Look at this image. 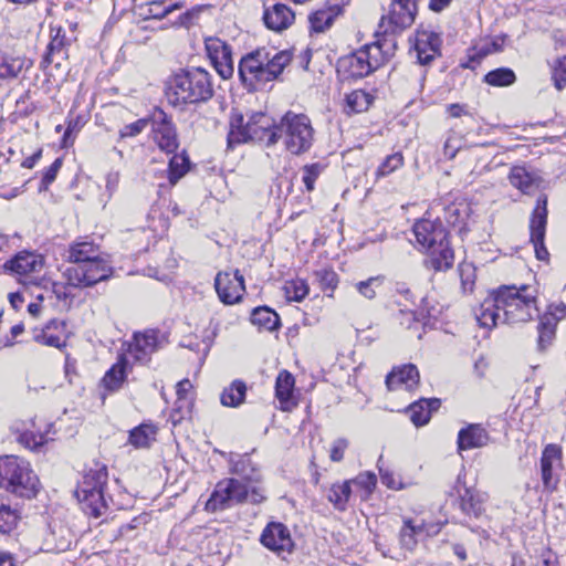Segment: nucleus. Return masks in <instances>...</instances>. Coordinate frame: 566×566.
Masks as SVG:
<instances>
[{
    "label": "nucleus",
    "instance_id": "nucleus-27",
    "mask_svg": "<svg viewBox=\"0 0 566 566\" xmlns=\"http://www.w3.org/2000/svg\"><path fill=\"white\" fill-rule=\"evenodd\" d=\"M509 179L513 187L527 195L536 191L542 184L541 177L524 166H514Z\"/></svg>",
    "mask_w": 566,
    "mask_h": 566
},
{
    "label": "nucleus",
    "instance_id": "nucleus-8",
    "mask_svg": "<svg viewBox=\"0 0 566 566\" xmlns=\"http://www.w3.org/2000/svg\"><path fill=\"white\" fill-rule=\"evenodd\" d=\"M503 323L516 324L532 319L538 313L536 291L528 285H504L499 289Z\"/></svg>",
    "mask_w": 566,
    "mask_h": 566
},
{
    "label": "nucleus",
    "instance_id": "nucleus-61",
    "mask_svg": "<svg viewBox=\"0 0 566 566\" xmlns=\"http://www.w3.org/2000/svg\"><path fill=\"white\" fill-rule=\"evenodd\" d=\"M348 447V441L346 439L339 438L335 440L332 444L329 458L334 462H339L344 458L345 450Z\"/></svg>",
    "mask_w": 566,
    "mask_h": 566
},
{
    "label": "nucleus",
    "instance_id": "nucleus-38",
    "mask_svg": "<svg viewBox=\"0 0 566 566\" xmlns=\"http://www.w3.org/2000/svg\"><path fill=\"white\" fill-rule=\"evenodd\" d=\"M83 510L94 517H99L106 510V501L103 491H94L87 494L76 495Z\"/></svg>",
    "mask_w": 566,
    "mask_h": 566
},
{
    "label": "nucleus",
    "instance_id": "nucleus-5",
    "mask_svg": "<svg viewBox=\"0 0 566 566\" xmlns=\"http://www.w3.org/2000/svg\"><path fill=\"white\" fill-rule=\"evenodd\" d=\"M256 482L258 479L254 476L231 478L218 482L206 503V509L216 512L244 502L262 503L266 499L265 491Z\"/></svg>",
    "mask_w": 566,
    "mask_h": 566
},
{
    "label": "nucleus",
    "instance_id": "nucleus-24",
    "mask_svg": "<svg viewBox=\"0 0 566 566\" xmlns=\"http://www.w3.org/2000/svg\"><path fill=\"white\" fill-rule=\"evenodd\" d=\"M295 20V13L283 3L268 7L263 12V21L268 29L281 32L290 28Z\"/></svg>",
    "mask_w": 566,
    "mask_h": 566
},
{
    "label": "nucleus",
    "instance_id": "nucleus-62",
    "mask_svg": "<svg viewBox=\"0 0 566 566\" xmlns=\"http://www.w3.org/2000/svg\"><path fill=\"white\" fill-rule=\"evenodd\" d=\"M542 316H551L555 324L566 317V305L564 303L552 304Z\"/></svg>",
    "mask_w": 566,
    "mask_h": 566
},
{
    "label": "nucleus",
    "instance_id": "nucleus-11",
    "mask_svg": "<svg viewBox=\"0 0 566 566\" xmlns=\"http://www.w3.org/2000/svg\"><path fill=\"white\" fill-rule=\"evenodd\" d=\"M416 12L417 0H395L389 14L381 18L375 38L391 36L396 41L395 34L413 23Z\"/></svg>",
    "mask_w": 566,
    "mask_h": 566
},
{
    "label": "nucleus",
    "instance_id": "nucleus-43",
    "mask_svg": "<svg viewBox=\"0 0 566 566\" xmlns=\"http://www.w3.org/2000/svg\"><path fill=\"white\" fill-rule=\"evenodd\" d=\"M556 324L551 316H541L538 325L537 347L545 350L555 338Z\"/></svg>",
    "mask_w": 566,
    "mask_h": 566
},
{
    "label": "nucleus",
    "instance_id": "nucleus-46",
    "mask_svg": "<svg viewBox=\"0 0 566 566\" xmlns=\"http://www.w3.org/2000/svg\"><path fill=\"white\" fill-rule=\"evenodd\" d=\"M516 80L515 73L507 67H500L489 72L484 81L492 86H509Z\"/></svg>",
    "mask_w": 566,
    "mask_h": 566
},
{
    "label": "nucleus",
    "instance_id": "nucleus-26",
    "mask_svg": "<svg viewBox=\"0 0 566 566\" xmlns=\"http://www.w3.org/2000/svg\"><path fill=\"white\" fill-rule=\"evenodd\" d=\"M69 45L70 40L66 39L65 32L61 28H59L51 38L42 63L45 66L54 64L56 67H60L62 65V62L65 61L69 56Z\"/></svg>",
    "mask_w": 566,
    "mask_h": 566
},
{
    "label": "nucleus",
    "instance_id": "nucleus-31",
    "mask_svg": "<svg viewBox=\"0 0 566 566\" xmlns=\"http://www.w3.org/2000/svg\"><path fill=\"white\" fill-rule=\"evenodd\" d=\"M439 407L440 400L437 398L420 399L409 406L408 412L413 424L420 427L428 423L431 412Z\"/></svg>",
    "mask_w": 566,
    "mask_h": 566
},
{
    "label": "nucleus",
    "instance_id": "nucleus-37",
    "mask_svg": "<svg viewBox=\"0 0 566 566\" xmlns=\"http://www.w3.org/2000/svg\"><path fill=\"white\" fill-rule=\"evenodd\" d=\"M247 394V385L242 380H234L226 387L220 396L222 406L237 408L243 403Z\"/></svg>",
    "mask_w": 566,
    "mask_h": 566
},
{
    "label": "nucleus",
    "instance_id": "nucleus-34",
    "mask_svg": "<svg viewBox=\"0 0 566 566\" xmlns=\"http://www.w3.org/2000/svg\"><path fill=\"white\" fill-rule=\"evenodd\" d=\"M107 482V470L105 467L90 470L80 483L76 495L87 494L94 491H103Z\"/></svg>",
    "mask_w": 566,
    "mask_h": 566
},
{
    "label": "nucleus",
    "instance_id": "nucleus-48",
    "mask_svg": "<svg viewBox=\"0 0 566 566\" xmlns=\"http://www.w3.org/2000/svg\"><path fill=\"white\" fill-rule=\"evenodd\" d=\"M334 18L332 9L317 10L310 15L311 28L315 32H324L332 25Z\"/></svg>",
    "mask_w": 566,
    "mask_h": 566
},
{
    "label": "nucleus",
    "instance_id": "nucleus-32",
    "mask_svg": "<svg viewBox=\"0 0 566 566\" xmlns=\"http://www.w3.org/2000/svg\"><path fill=\"white\" fill-rule=\"evenodd\" d=\"M184 8V2H175L168 6H165L164 0H154L147 2L145 4L139 6V15L144 20L155 19L161 20L166 18L168 14L176 10H180Z\"/></svg>",
    "mask_w": 566,
    "mask_h": 566
},
{
    "label": "nucleus",
    "instance_id": "nucleus-45",
    "mask_svg": "<svg viewBox=\"0 0 566 566\" xmlns=\"http://www.w3.org/2000/svg\"><path fill=\"white\" fill-rule=\"evenodd\" d=\"M422 533V526H416L410 520L403 522L399 537L401 546L407 551H413L417 546V536Z\"/></svg>",
    "mask_w": 566,
    "mask_h": 566
},
{
    "label": "nucleus",
    "instance_id": "nucleus-7",
    "mask_svg": "<svg viewBox=\"0 0 566 566\" xmlns=\"http://www.w3.org/2000/svg\"><path fill=\"white\" fill-rule=\"evenodd\" d=\"M0 488L31 499L38 494L40 481L28 461L15 455H4L0 458Z\"/></svg>",
    "mask_w": 566,
    "mask_h": 566
},
{
    "label": "nucleus",
    "instance_id": "nucleus-14",
    "mask_svg": "<svg viewBox=\"0 0 566 566\" xmlns=\"http://www.w3.org/2000/svg\"><path fill=\"white\" fill-rule=\"evenodd\" d=\"M205 46L218 74L224 80L230 78L234 72L230 46L219 38L206 39Z\"/></svg>",
    "mask_w": 566,
    "mask_h": 566
},
{
    "label": "nucleus",
    "instance_id": "nucleus-18",
    "mask_svg": "<svg viewBox=\"0 0 566 566\" xmlns=\"http://www.w3.org/2000/svg\"><path fill=\"white\" fill-rule=\"evenodd\" d=\"M562 468V448L557 444H547L541 458V473L544 488L554 490L558 483V470Z\"/></svg>",
    "mask_w": 566,
    "mask_h": 566
},
{
    "label": "nucleus",
    "instance_id": "nucleus-55",
    "mask_svg": "<svg viewBox=\"0 0 566 566\" xmlns=\"http://www.w3.org/2000/svg\"><path fill=\"white\" fill-rule=\"evenodd\" d=\"M377 467H378L379 474H380V481L384 485H386L388 489H392V490H400L403 488V484L400 481V479H397L395 473L391 470L384 467L382 455L379 457V459L377 461Z\"/></svg>",
    "mask_w": 566,
    "mask_h": 566
},
{
    "label": "nucleus",
    "instance_id": "nucleus-22",
    "mask_svg": "<svg viewBox=\"0 0 566 566\" xmlns=\"http://www.w3.org/2000/svg\"><path fill=\"white\" fill-rule=\"evenodd\" d=\"M476 322L484 328H492L499 323H503V313L499 302V290L486 297L474 310Z\"/></svg>",
    "mask_w": 566,
    "mask_h": 566
},
{
    "label": "nucleus",
    "instance_id": "nucleus-59",
    "mask_svg": "<svg viewBox=\"0 0 566 566\" xmlns=\"http://www.w3.org/2000/svg\"><path fill=\"white\" fill-rule=\"evenodd\" d=\"M553 80L558 91L566 86V55L557 61L553 72Z\"/></svg>",
    "mask_w": 566,
    "mask_h": 566
},
{
    "label": "nucleus",
    "instance_id": "nucleus-3",
    "mask_svg": "<svg viewBox=\"0 0 566 566\" xmlns=\"http://www.w3.org/2000/svg\"><path fill=\"white\" fill-rule=\"evenodd\" d=\"M396 41L391 36L376 38L353 54L338 60L337 71L347 78H361L387 63L395 54Z\"/></svg>",
    "mask_w": 566,
    "mask_h": 566
},
{
    "label": "nucleus",
    "instance_id": "nucleus-36",
    "mask_svg": "<svg viewBox=\"0 0 566 566\" xmlns=\"http://www.w3.org/2000/svg\"><path fill=\"white\" fill-rule=\"evenodd\" d=\"M352 494L350 481L334 483L326 493L328 502L338 511H345Z\"/></svg>",
    "mask_w": 566,
    "mask_h": 566
},
{
    "label": "nucleus",
    "instance_id": "nucleus-33",
    "mask_svg": "<svg viewBox=\"0 0 566 566\" xmlns=\"http://www.w3.org/2000/svg\"><path fill=\"white\" fill-rule=\"evenodd\" d=\"M32 66V62L23 56H13L0 52V78H14L23 70Z\"/></svg>",
    "mask_w": 566,
    "mask_h": 566
},
{
    "label": "nucleus",
    "instance_id": "nucleus-19",
    "mask_svg": "<svg viewBox=\"0 0 566 566\" xmlns=\"http://www.w3.org/2000/svg\"><path fill=\"white\" fill-rule=\"evenodd\" d=\"M70 333L66 323L60 319H51L43 328L35 329L33 339L44 346L63 348L66 346Z\"/></svg>",
    "mask_w": 566,
    "mask_h": 566
},
{
    "label": "nucleus",
    "instance_id": "nucleus-39",
    "mask_svg": "<svg viewBox=\"0 0 566 566\" xmlns=\"http://www.w3.org/2000/svg\"><path fill=\"white\" fill-rule=\"evenodd\" d=\"M156 434L155 426L143 423L130 430L128 442L136 449L148 448L155 441Z\"/></svg>",
    "mask_w": 566,
    "mask_h": 566
},
{
    "label": "nucleus",
    "instance_id": "nucleus-28",
    "mask_svg": "<svg viewBox=\"0 0 566 566\" xmlns=\"http://www.w3.org/2000/svg\"><path fill=\"white\" fill-rule=\"evenodd\" d=\"M488 431L481 424H469L458 433L459 450L482 448L489 443Z\"/></svg>",
    "mask_w": 566,
    "mask_h": 566
},
{
    "label": "nucleus",
    "instance_id": "nucleus-54",
    "mask_svg": "<svg viewBox=\"0 0 566 566\" xmlns=\"http://www.w3.org/2000/svg\"><path fill=\"white\" fill-rule=\"evenodd\" d=\"M468 210L469 207L464 202L453 203L446 209V219L453 226L460 224L468 217Z\"/></svg>",
    "mask_w": 566,
    "mask_h": 566
},
{
    "label": "nucleus",
    "instance_id": "nucleus-44",
    "mask_svg": "<svg viewBox=\"0 0 566 566\" xmlns=\"http://www.w3.org/2000/svg\"><path fill=\"white\" fill-rule=\"evenodd\" d=\"M189 169V158L185 153L175 154L169 160L168 178L171 185L178 182Z\"/></svg>",
    "mask_w": 566,
    "mask_h": 566
},
{
    "label": "nucleus",
    "instance_id": "nucleus-10",
    "mask_svg": "<svg viewBox=\"0 0 566 566\" xmlns=\"http://www.w3.org/2000/svg\"><path fill=\"white\" fill-rule=\"evenodd\" d=\"M229 126L228 146L230 148L249 140L264 142L266 146H273L277 143L275 125L265 113L255 112L249 115L248 133L238 130L242 126V114L239 112H232Z\"/></svg>",
    "mask_w": 566,
    "mask_h": 566
},
{
    "label": "nucleus",
    "instance_id": "nucleus-35",
    "mask_svg": "<svg viewBox=\"0 0 566 566\" xmlns=\"http://www.w3.org/2000/svg\"><path fill=\"white\" fill-rule=\"evenodd\" d=\"M505 40V35H497L480 41L471 49L470 59L472 61H480L489 54L503 51Z\"/></svg>",
    "mask_w": 566,
    "mask_h": 566
},
{
    "label": "nucleus",
    "instance_id": "nucleus-20",
    "mask_svg": "<svg viewBox=\"0 0 566 566\" xmlns=\"http://www.w3.org/2000/svg\"><path fill=\"white\" fill-rule=\"evenodd\" d=\"M158 333L154 329L134 334L133 340L128 344V354L139 363L148 361L150 356L158 349Z\"/></svg>",
    "mask_w": 566,
    "mask_h": 566
},
{
    "label": "nucleus",
    "instance_id": "nucleus-64",
    "mask_svg": "<svg viewBox=\"0 0 566 566\" xmlns=\"http://www.w3.org/2000/svg\"><path fill=\"white\" fill-rule=\"evenodd\" d=\"M396 291L403 298V302H401L402 304H415L412 293L405 284H398Z\"/></svg>",
    "mask_w": 566,
    "mask_h": 566
},
{
    "label": "nucleus",
    "instance_id": "nucleus-12",
    "mask_svg": "<svg viewBox=\"0 0 566 566\" xmlns=\"http://www.w3.org/2000/svg\"><path fill=\"white\" fill-rule=\"evenodd\" d=\"M151 138L160 150L171 154L179 147L177 129L171 118L161 109L150 117Z\"/></svg>",
    "mask_w": 566,
    "mask_h": 566
},
{
    "label": "nucleus",
    "instance_id": "nucleus-17",
    "mask_svg": "<svg viewBox=\"0 0 566 566\" xmlns=\"http://www.w3.org/2000/svg\"><path fill=\"white\" fill-rule=\"evenodd\" d=\"M260 541L268 549L276 554L291 553L294 547L289 528L279 522L269 523L263 530Z\"/></svg>",
    "mask_w": 566,
    "mask_h": 566
},
{
    "label": "nucleus",
    "instance_id": "nucleus-58",
    "mask_svg": "<svg viewBox=\"0 0 566 566\" xmlns=\"http://www.w3.org/2000/svg\"><path fill=\"white\" fill-rule=\"evenodd\" d=\"M399 308V323L400 325L410 328L412 323L418 321V317L415 313V311L411 308L412 305L409 304H402L401 301H396Z\"/></svg>",
    "mask_w": 566,
    "mask_h": 566
},
{
    "label": "nucleus",
    "instance_id": "nucleus-56",
    "mask_svg": "<svg viewBox=\"0 0 566 566\" xmlns=\"http://www.w3.org/2000/svg\"><path fill=\"white\" fill-rule=\"evenodd\" d=\"M149 124H150L149 118H140L134 123L127 124L120 128L119 138L125 139V138H132V137L138 136L140 133H143L148 127Z\"/></svg>",
    "mask_w": 566,
    "mask_h": 566
},
{
    "label": "nucleus",
    "instance_id": "nucleus-13",
    "mask_svg": "<svg viewBox=\"0 0 566 566\" xmlns=\"http://www.w3.org/2000/svg\"><path fill=\"white\" fill-rule=\"evenodd\" d=\"M547 223V198L542 196L537 199L536 207L530 221L531 242L533 243L536 258L545 261L548 258V251L544 245V238Z\"/></svg>",
    "mask_w": 566,
    "mask_h": 566
},
{
    "label": "nucleus",
    "instance_id": "nucleus-50",
    "mask_svg": "<svg viewBox=\"0 0 566 566\" xmlns=\"http://www.w3.org/2000/svg\"><path fill=\"white\" fill-rule=\"evenodd\" d=\"M324 169L325 166L321 163L308 164L302 168V181L308 192L315 189V182Z\"/></svg>",
    "mask_w": 566,
    "mask_h": 566
},
{
    "label": "nucleus",
    "instance_id": "nucleus-49",
    "mask_svg": "<svg viewBox=\"0 0 566 566\" xmlns=\"http://www.w3.org/2000/svg\"><path fill=\"white\" fill-rule=\"evenodd\" d=\"M284 294L289 301L301 302L308 294V286L303 280H291L284 284Z\"/></svg>",
    "mask_w": 566,
    "mask_h": 566
},
{
    "label": "nucleus",
    "instance_id": "nucleus-52",
    "mask_svg": "<svg viewBox=\"0 0 566 566\" xmlns=\"http://www.w3.org/2000/svg\"><path fill=\"white\" fill-rule=\"evenodd\" d=\"M350 485L355 484L364 491L363 497L367 499L374 491L377 478L376 474L369 471L358 474L355 479L349 480Z\"/></svg>",
    "mask_w": 566,
    "mask_h": 566
},
{
    "label": "nucleus",
    "instance_id": "nucleus-53",
    "mask_svg": "<svg viewBox=\"0 0 566 566\" xmlns=\"http://www.w3.org/2000/svg\"><path fill=\"white\" fill-rule=\"evenodd\" d=\"M18 441L24 448L36 451L39 450L48 440L46 437L42 433H35L30 430H25L18 437Z\"/></svg>",
    "mask_w": 566,
    "mask_h": 566
},
{
    "label": "nucleus",
    "instance_id": "nucleus-15",
    "mask_svg": "<svg viewBox=\"0 0 566 566\" xmlns=\"http://www.w3.org/2000/svg\"><path fill=\"white\" fill-rule=\"evenodd\" d=\"M214 286L221 302L229 305L239 302L245 290L243 275L240 274L239 270L233 273H218Z\"/></svg>",
    "mask_w": 566,
    "mask_h": 566
},
{
    "label": "nucleus",
    "instance_id": "nucleus-4",
    "mask_svg": "<svg viewBox=\"0 0 566 566\" xmlns=\"http://www.w3.org/2000/svg\"><path fill=\"white\" fill-rule=\"evenodd\" d=\"M412 231L417 243L428 254L427 268L434 271H447L452 268L454 253L442 222L422 219L413 224Z\"/></svg>",
    "mask_w": 566,
    "mask_h": 566
},
{
    "label": "nucleus",
    "instance_id": "nucleus-47",
    "mask_svg": "<svg viewBox=\"0 0 566 566\" xmlns=\"http://www.w3.org/2000/svg\"><path fill=\"white\" fill-rule=\"evenodd\" d=\"M19 520L20 515L17 510L0 503V533L9 534L17 527Z\"/></svg>",
    "mask_w": 566,
    "mask_h": 566
},
{
    "label": "nucleus",
    "instance_id": "nucleus-2",
    "mask_svg": "<svg viewBox=\"0 0 566 566\" xmlns=\"http://www.w3.org/2000/svg\"><path fill=\"white\" fill-rule=\"evenodd\" d=\"M291 62L287 51L270 54L264 49H258L244 55L239 63V76L249 92H255L274 81Z\"/></svg>",
    "mask_w": 566,
    "mask_h": 566
},
{
    "label": "nucleus",
    "instance_id": "nucleus-42",
    "mask_svg": "<svg viewBox=\"0 0 566 566\" xmlns=\"http://www.w3.org/2000/svg\"><path fill=\"white\" fill-rule=\"evenodd\" d=\"M384 282V275H376L363 281H358L354 283L353 286L360 296L368 301H371L377 296V292L382 286Z\"/></svg>",
    "mask_w": 566,
    "mask_h": 566
},
{
    "label": "nucleus",
    "instance_id": "nucleus-16",
    "mask_svg": "<svg viewBox=\"0 0 566 566\" xmlns=\"http://www.w3.org/2000/svg\"><path fill=\"white\" fill-rule=\"evenodd\" d=\"M454 490L460 497V509L465 515L479 517L484 513V505L489 499L485 492L467 488L461 474L457 478Z\"/></svg>",
    "mask_w": 566,
    "mask_h": 566
},
{
    "label": "nucleus",
    "instance_id": "nucleus-6",
    "mask_svg": "<svg viewBox=\"0 0 566 566\" xmlns=\"http://www.w3.org/2000/svg\"><path fill=\"white\" fill-rule=\"evenodd\" d=\"M167 95L174 105L207 102L213 95L212 77L202 67H191L174 75Z\"/></svg>",
    "mask_w": 566,
    "mask_h": 566
},
{
    "label": "nucleus",
    "instance_id": "nucleus-63",
    "mask_svg": "<svg viewBox=\"0 0 566 566\" xmlns=\"http://www.w3.org/2000/svg\"><path fill=\"white\" fill-rule=\"evenodd\" d=\"M61 167H62V158H56L53 161V164L44 171L43 178H42V184H44L46 186L52 184L55 180Z\"/></svg>",
    "mask_w": 566,
    "mask_h": 566
},
{
    "label": "nucleus",
    "instance_id": "nucleus-60",
    "mask_svg": "<svg viewBox=\"0 0 566 566\" xmlns=\"http://www.w3.org/2000/svg\"><path fill=\"white\" fill-rule=\"evenodd\" d=\"M316 276L323 289L334 290L338 284V275L332 269H322L316 272Z\"/></svg>",
    "mask_w": 566,
    "mask_h": 566
},
{
    "label": "nucleus",
    "instance_id": "nucleus-51",
    "mask_svg": "<svg viewBox=\"0 0 566 566\" xmlns=\"http://www.w3.org/2000/svg\"><path fill=\"white\" fill-rule=\"evenodd\" d=\"M403 166V156L401 153H395L385 158L376 170L377 178H384Z\"/></svg>",
    "mask_w": 566,
    "mask_h": 566
},
{
    "label": "nucleus",
    "instance_id": "nucleus-29",
    "mask_svg": "<svg viewBox=\"0 0 566 566\" xmlns=\"http://www.w3.org/2000/svg\"><path fill=\"white\" fill-rule=\"evenodd\" d=\"M295 379L287 370H282L275 382V396L281 403L282 410H289L294 406L293 391H294Z\"/></svg>",
    "mask_w": 566,
    "mask_h": 566
},
{
    "label": "nucleus",
    "instance_id": "nucleus-30",
    "mask_svg": "<svg viewBox=\"0 0 566 566\" xmlns=\"http://www.w3.org/2000/svg\"><path fill=\"white\" fill-rule=\"evenodd\" d=\"M440 39L437 34H422L417 39L415 50L420 64H429L439 53Z\"/></svg>",
    "mask_w": 566,
    "mask_h": 566
},
{
    "label": "nucleus",
    "instance_id": "nucleus-25",
    "mask_svg": "<svg viewBox=\"0 0 566 566\" xmlns=\"http://www.w3.org/2000/svg\"><path fill=\"white\" fill-rule=\"evenodd\" d=\"M128 368V358L125 355H120L117 361L105 373L101 380V387L106 392L119 390L127 378Z\"/></svg>",
    "mask_w": 566,
    "mask_h": 566
},
{
    "label": "nucleus",
    "instance_id": "nucleus-23",
    "mask_svg": "<svg viewBox=\"0 0 566 566\" xmlns=\"http://www.w3.org/2000/svg\"><path fill=\"white\" fill-rule=\"evenodd\" d=\"M419 371L412 364L394 368L386 378V385L389 390L405 389L410 391L419 384Z\"/></svg>",
    "mask_w": 566,
    "mask_h": 566
},
{
    "label": "nucleus",
    "instance_id": "nucleus-21",
    "mask_svg": "<svg viewBox=\"0 0 566 566\" xmlns=\"http://www.w3.org/2000/svg\"><path fill=\"white\" fill-rule=\"evenodd\" d=\"M44 266V258L35 252L22 251L7 261L3 268L13 274L24 276L40 273Z\"/></svg>",
    "mask_w": 566,
    "mask_h": 566
},
{
    "label": "nucleus",
    "instance_id": "nucleus-1",
    "mask_svg": "<svg viewBox=\"0 0 566 566\" xmlns=\"http://www.w3.org/2000/svg\"><path fill=\"white\" fill-rule=\"evenodd\" d=\"M66 259L72 263L63 275L74 287H88L107 280L113 272L108 262L101 256L98 245L82 240L70 244Z\"/></svg>",
    "mask_w": 566,
    "mask_h": 566
},
{
    "label": "nucleus",
    "instance_id": "nucleus-57",
    "mask_svg": "<svg viewBox=\"0 0 566 566\" xmlns=\"http://www.w3.org/2000/svg\"><path fill=\"white\" fill-rule=\"evenodd\" d=\"M192 389V384L189 379H182L177 384V405L178 410L190 407V400L188 399V394Z\"/></svg>",
    "mask_w": 566,
    "mask_h": 566
},
{
    "label": "nucleus",
    "instance_id": "nucleus-9",
    "mask_svg": "<svg viewBox=\"0 0 566 566\" xmlns=\"http://www.w3.org/2000/svg\"><path fill=\"white\" fill-rule=\"evenodd\" d=\"M277 140L282 139L284 148L294 156H301L312 148L315 140V129L305 114L287 112L275 125Z\"/></svg>",
    "mask_w": 566,
    "mask_h": 566
},
{
    "label": "nucleus",
    "instance_id": "nucleus-41",
    "mask_svg": "<svg viewBox=\"0 0 566 566\" xmlns=\"http://www.w3.org/2000/svg\"><path fill=\"white\" fill-rule=\"evenodd\" d=\"M373 102V96L363 91L356 90L346 96L347 113H361L369 108Z\"/></svg>",
    "mask_w": 566,
    "mask_h": 566
},
{
    "label": "nucleus",
    "instance_id": "nucleus-40",
    "mask_svg": "<svg viewBox=\"0 0 566 566\" xmlns=\"http://www.w3.org/2000/svg\"><path fill=\"white\" fill-rule=\"evenodd\" d=\"M251 323L264 331H274L280 325L279 315L270 307H256L251 313Z\"/></svg>",
    "mask_w": 566,
    "mask_h": 566
}]
</instances>
